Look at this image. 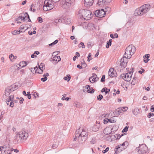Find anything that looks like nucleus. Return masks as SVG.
I'll list each match as a JSON object with an SVG mask.
<instances>
[{"label": "nucleus", "instance_id": "f257e3e1", "mask_svg": "<svg viewBox=\"0 0 154 154\" xmlns=\"http://www.w3.org/2000/svg\"><path fill=\"white\" fill-rule=\"evenodd\" d=\"M88 133L86 129L83 127H80L76 131L74 140L81 144L84 143L87 139Z\"/></svg>", "mask_w": 154, "mask_h": 154}, {"label": "nucleus", "instance_id": "f03ea898", "mask_svg": "<svg viewBox=\"0 0 154 154\" xmlns=\"http://www.w3.org/2000/svg\"><path fill=\"white\" fill-rule=\"evenodd\" d=\"M28 137V134L25 130H22L17 132L16 135V140L20 142L25 141Z\"/></svg>", "mask_w": 154, "mask_h": 154}, {"label": "nucleus", "instance_id": "7ed1b4c3", "mask_svg": "<svg viewBox=\"0 0 154 154\" xmlns=\"http://www.w3.org/2000/svg\"><path fill=\"white\" fill-rule=\"evenodd\" d=\"M91 15V13L89 10L81 9L79 11L77 16L80 18L88 20L90 19Z\"/></svg>", "mask_w": 154, "mask_h": 154}, {"label": "nucleus", "instance_id": "20e7f679", "mask_svg": "<svg viewBox=\"0 0 154 154\" xmlns=\"http://www.w3.org/2000/svg\"><path fill=\"white\" fill-rule=\"evenodd\" d=\"M135 51V48L133 45H129L126 49L124 56L128 59L131 58Z\"/></svg>", "mask_w": 154, "mask_h": 154}, {"label": "nucleus", "instance_id": "39448f33", "mask_svg": "<svg viewBox=\"0 0 154 154\" xmlns=\"http://www.w3.org/2000/svg\"><path fill=\"white\" fill-rule=\"evenodd\" d=\"M54 5L49 0H45L44 2V5L43 9L44 11H46L53 9Z\"/></svg>", "mask_w": 154, "mask_h": 154}, {"label": "nucleus", "instance_id": "423d86ee", "mask_svg": "<svg viewBox=\"0 0 154 154\" xmlns=\"http://www.w3.org/2000/svg\"><path fill=\"white\" fill-rule=\"evenodd\" d=\"M132 74L133 72L130 71L128 73L122 74L121 75V76L124 80L129 82L131 79Z\"/></svg>", "mask_w": 154, "mask_h": 154}, {"label": "nucleus", "instance_id": "0eeeda50", "mask_svg": "<svg viewBox=\"0 0 154 154\" xmlns=\"http://www.w3.org/2000/svg\"><path fill=\"white\" fill-rule=\"evenodd\" d=\"M45 69V64L43 63H41L38 67H36L34 69L35 70V73L38 74H42L43 72V70Z\"/></svg>", "mask_w": 154, "mask_h": 154}, {"label": "nucleus", "instance_id": "6e6552de", "mask_svg": "<svg viewBox=\"0 0 154 154\" xmlns=\"http://www.w3.org/2000/svg\"><path fill=\"white\" fill-rule=\"evenodd\" d=\"M137 150L139 154L145 153L147 151V147L144 145H142L137 148Z\"/></svg>", "mask_w": 154, "mask_h": 154}, {"label": "nucleus", "instance_id": "1a4fd4ad", "mask_svg": "<svg viewBox=\"0 0 154 154\" xmlns=\"http://www.w3.org/2000/svg\"><path fill=\"white\" fill-rule=\"evenodd\" d=\"M150 8V5L149 4L144 5L140 7L143 14L146 13L149 11Z\"/></svg>", "mask_w": 154, "mask_h": 154}, {"label": "nucleus", "instance_id": "9d476101", "mask_svg": "<svg viewBox=\"0 0 154 154\" xmlns=\"http://www.w3.org/2000/svg\"><path fill=\"white\" fill-rule=\"evenodd\" d=\"M14 97V96L13 95H11L7 99L6 101L7 105L12 107H13L14 106V103L13 102Z\"/></svg>", "mask_w": 154, "mask_h": 154}, {"label": "nucleus", "instance_id": "9b49d317", "mask_svg": "<svg viewBox=\"0 0 154 154\" xmlns=\"http://www.w3.org/2000/svg\"><path fill=\"white\" fill-rule=\"evenodd\" d=\"M2 150L1 154H11L10 152V148L8 147L0 146V151Z\"/></svg>", "mask_w": 154, "mask_h": 154}, {"label": "nucleus", "instance_id": "f8f14e48", "mask_svg": "<svg viewBox=\"0 0 154 154\" xmlns=\"http://www.w3.org/2000/svg\"><path fill=\"white\" fill-rule=\"evenodd\" d=\"M95 14L98 17L102 18L105 16V12L103 9L98 10L95 11Z\"/></svg>", "mask_w": 154, "mask_h": 154}, {"label": "nucleus", "instance_id": "ddd939ff", "mask_svg": "<svg viewBox=\"0 0 154 154\" xmlns=\"http://www.w3.org/2000/svg\"><path fill=\"white\" fill-rule=\"evenodd\" d=\"M128 58L126 57H124L122 58L120 60V65L122 67H125L127 64L128 62Z\"/></svg>", "mask_w": 154, "mask_h": 154}, {"label": "nucleus", "instance_id": "4468645a", "mask_svg": "<svg viewBox=\"0 0 154 154\" xmlns=\"http://www.w3.org/2000/svg\"><path fill=\"white\" fill-rule=\"evenodd\" d=\"M109 75L111 77H113L117 75V73L115 70L113 68H110L108 72Z\"/></svg>", "mask_w": 154, "mask_h": 154}, {"label": "nucleus", "instance_id": "2eb2a0df", "mask_svg": "<svg viewBox=\"0 0 154 154\" xmlns=\"http://www.w3.org/2000/svg\"><path fill=\"white\" fill-rule=\"evenodd\" d=\"M26 16L25 17H19L17 19V23H20L22 22L23 21H25V19H27V18L30 20L29 18V16L27 14H26Z\"/></svg>", "mask_w": 154, "mask_h": 154}, {"label": "nucleus", "instance_id": "dca6fc26", "mask_svg": "<svg viewBox=\"0 0 154 154\" xmlns=\"http://www.w3.org/2000/svg\"><path fill=\"white\" fill-rule=\"evenodd\" d=\"M94 0H84V5L86 7L91 6L93 3Z\"/></svg>", "mask_w": 154, "mask_h": 154}, {"label": "nucleus", "instance_id": "f3484780", "mask_svg": "<svg viewBox=\"0 0 154 154\" xmlns=\"http://www.w3.org/2000/svg\"><path fill=\"white\" fill-rule=\"evenodd\" d=\"M98 78L97 77V75L96 74H94L89 78V80L91 83H94L97 80Z\"/></svg>", "mask_w": 154, "mask_h": 154}, {"label": "nucleus", "instance_id": "a211bd4d", "mask_svg": "<svg viewBox=\"0 0 154 154\" xmlns=\"http://www.w3.org/2000/svg\"><path fill=\"white\" fill-rule=\"evenodd\" d=\"M134 14L136 16H140L143 14H142V11L140 9V7L137 8L135 10Z\"/></svg>", "mask_w": 154, "mask_h": 154}, {"label": "nucleus", "instance_id": "6ab92c4d", "mask_svg": "<svg viewBox=\"0 0 154 154\" xmlns=\"http://www.w3.org/2000/svg\"><path fill=\"white\" fill-rule=\"evenodd\" d=\"M26 65L27 64L25 61H22L20 62L19 64H18L17 66L18 67V68L20 69V68L26 66Z\"/></svg>", "mask_w": 154, "mask_h": 154}, {"label": "nucleus", "instance_id": "aec40b11", "mask_svg": "<svg viewBox=\"0 0 154 154\" xmlns=\"http://www.w3.org/2000/svg\"><path fill=\"white\" fill-rule=\"evenodd\" d=\"M112 128L109 127H106L103 131L104 133L106 135L110 134L111 132Z\"/></svg>", "mask_w": 154, "mask_h": 154}, {"label": "nucleus", "instance_id": "412c9836", "mask_svg": "<svg viewBox=\"0 0 154 154\" xmlns=\"http://www.w3.org/2000/svg\"><path fill=\"white\" fill-rule=\"evenodd\" d=\"M13 88L11 87L7 88L5 91V95L6 96H8L9 95V94L12 91H14V89H13Z\"/></svg>", "mask_w": 154, "mask_h": 154}, {"label": "nucleus", "instance_id": "4be33fe9", "mask_svg": "<svg viewBox=\"0 0 154 154\" xmlns=\"http://www.w3.org/2000/svg\"><path fill=\"white\" fill-rule=\"evenodd\" d=\"M100 126L99 123H96L92 128V130L94 132H96L99 130Z\"/></svg>", "mask_w": 154, "mask_h": 154}, {"label": "nucleus", "instance_id": "5701e85b", "mask_svg": "<svg viewBox=\"0 0 154 154\" xmlns=\"http://www.w3.org/2000/svg\"><path fill=\"white\" fill-rule=\"evenodd\" d=\"M53 60L54 63H57L60 61L61 60L60 57L57 55L54 56L52 58Z\"/></svg>", "mask_w": 154, "mask_h": 154}, {"label": "nucleus", "instance_id": "b1692460", "mask_svg": "<svg viewBox=\"0 0 154 154\" xmlns=\"http://www.w3.org/2000/svg\"><path fill=\"white\" fill-rule=\"evenodd\" d=\"M86 87L87 89V91L88 93H91L94 92V90L92 88H90L89 85H86Z\"/></svg>", "mask_w": 154, "mask_h": 154}, {"label": "nucleus", "instance_id": "393cba45", "mask_svg": "<svg viewBox=\"0 0 154 154\" xmlns=\"http://www.w3.org/2000/svg\"><path fill=\"white\" fill-rule=\"evenodd\" d=\"M140 112V109L138 108H135L133 111V112L134 115H137Z\"/></svg>", "mask_w": 154, "mask_h": 154}, {"label": "nucleus", "instance_id": "a878e982", "mask_svg": "<svg viewBox=\"0 0 154 154\" xmlns=\"http://www.w3.org/2000/svg\"><path fill=\"white\" fill-rule=\"evenodd\" d=\"M116 149L118 151V152H121L125 149L123 146L121 144L119 145L118 147Z\"/></svg>", "mask_w": 154, "mask_h": 154}, {"label": "nucleus", "instance_id": "bb28decb", "mask_svg": "<svg viewBox=\"0 0 154 154\" xmlns=\"http://www.w3.org/2000/svg\"><path fill=\"white\" fill-rule=\"evenodd\" d=\"M149 54H146L145 56V57H143V61L145 63H146L149 60V59H148V58H149Z\"/></svg>", "mask_w": 154, "mask_h": 154}, {"label": "nucleus", "instance_id": "cd10ccee", "mask_svg": "<svg viewBox=\"0 0 154 154\" xmlns=\"http://www.w3.org/2000/svg\"><path fill=\"white\" fill-rule=\"evenodd\" d=\"M110 91V89L107 88H104L102 89L101 90L102 92H105V94H106L107 93H108Z\"/></svg>", "mask_w": 154, "mask_h": 154}, {"label": "nucleus", "instance_id": "c85d7f7f", "mask_svg": "<svg viewBox=\"0 0 154 154\" xmlns=\"http://www.w3.org/2000/svg\"><path fill=\"white\" fill-rule=\"evenodd\" d=\"M137 82V79L136 78H134L131 82L132 85H134Z\"/></svg>", "mask_w": 154, "mask_h": 154}, {"label": "nucleus", "instance_id": "c756f323", "mask_svg": "<svg viewBox=\"0 0 154 154\" xmlns=\"http://www.w3.org/2000/svg\"><path fill=\"white\" fill-rule=\"evenodd\" d=\"M106 3V0H98L97 4L100 5Z\"/></svg>", "mask_w": 154, "mask_h": 154}, {"label": "nucleus", "instance_id": "7c9ffc66", "mask_svg": "<svg viewBox=\"0 0 154 154\" xmlns=\"http://www.w3.org/2000/svg\"><path fill=\"white\" fill-rule=\"evenodd\" d=\"M112 42V39H109L108 41L107 42L106 45V48H109V47L111 45Z\"/></svg>", "mask_w": 154, "mask_h": 154}, {"label": "nucleus", "instance_id": "2f4dec72", "mask_svg": "<svg viewBox=\"0 0 154 154\" xmlns=\"http://www.w3.org/2000/svg\"><path fill=\"white\" fill-rule=\"evenodd\" d=\"M9 58L11 61H13L14 59H16L17 57L16 56H14L13 55L11 54L9 56Z\"/></svg>", "mask_w": 154, "mask_h": 154}, {"label": "nucleus", "instance_id": "473e14b6", "mask_svg": "<svg viewBox=\"0 0 154 154\" xmlns=\"http://www.w3.org/2000/svg\"><path fill=\"white\" fill-rule=\"evenodd\" d=\"M123 146L124 148L126 149L128 145V143L127 141H125L123 143L121 144Z\"/></svg>", "mask_w": 154, "mask_h": 154}, {"label": "nucleus", "instance_id": "72a5a7b5", "mask_svg": "<svg viewBox=\"0 0 154 154\" xmlns=\"http://www.w3.org/2000/svg\"><path fill=\"white\" fill-rule=\"evenodd\" d=\"M20 32H21L20 31V30H15L13 31L12 32V33L13 35H16L17 34H20Z\"/></svg>", "mask_w": 154, "mask_h": 154}, {"label": "nucleus", "instance_id": "f704fd0d", "mask_svg": "<svg viewBox=\"0 0 154 154\" xmlns=\"http://www.w3.org/2000/svg\"><path fill=\"white\" fill-rule=\"evenodd\" d=\"M116 122V119H114V118L113 117L111 119H109V122L112 123H115Z\"/></svg>", "mask_w": 154, "mask_h": 154}, {"label": "nucleus", "instance_id": "c9c22d12", "mask_svg": "<svg viewBox=\"0 0 154 154\" xmlns=\"http://www.w3.org/2000/svg\"><path fill=\"white\" fill-rule=\"evenodd\" d=\"M71 77L69 75H67V76L64 78V79L65 80H66L67 81H69Z\"/></svg>", "mask_w": 154, "mask_h": 154}, {"label": "nucleus", "instance_id": "e433bc0d", "mask_svg": "<svg viewBox=\"0 0 154 154\" xmlns=\"http://www.w3.org/2000/svg\"><path fill=\"white\" fill-rule=\"evenodd\" d=\"M87 58H88V62L90 61L92 59V58L91 57V53L89 54Z\"/></svg>", "mask_w": 154, "mask_h": 154}, {"label": "nucleus", "instance_id": "4c0bfd02", "mask_svg": "<svg viewBox=\"0 0 154 154\" xmlns=\"http://www.w3.org/2000/svg\"><path fill=\"white\" fill-rule=\"evenodd\" d=\"M121 110L123 112L126 111L128 109V107H122L121 108Z\"/></svg>", "mask_w": 154, "mask_h": 154}, {"label": "nucleus", "instance_id": "58836bf2", "mask_svg": "<svg viewBox=\"0 0 154 154\" xmlns=\"http://www.w3.org/2000/svg\"><path fill=\"white\" fill-rule=\"evenodd\" d=\"M66 5H67V3L71 4L74 0H65Z\"/></svg>", "mask_w": 154, "mask_h": 154}, {"label": "nucleus", "instance_id": "ea45409f", "mask_svg": "<svg viewBox=\"0 0 154 154\" xmlns=\"http://www.w3.org/2000/svg\"><path fill=\"white\" fill-rule=\"evenodd\" d=\"M103 98V96L102 95L100 94L97 97V98L98 100H101Z\"/></svg>", "mask_w": 154, "mask_h": 154}, {"label": "nucleus", "instance_id": "a19ab883", "mask_svg": "<svg viewBox=\"0 0 154 154\" xmlns=\"http://www.w3.org/2000/svg\"><path fill=\"white\" fill-rule=\"evenodd\" d=\"M128 126H126L123 129V130L122 131V132H126L128 130Z\"/></svg>", "mask_w": 154, "mask_h": 154}, {"label": "nucleus", "instance_id": "79ce46f5", "mask_svg": "<svg viewBox=\"0 0 154 154\" xmlns=\"http://www.w3.org/2000/svg\"><path fill=\"white\" fill-rule=\"evenodd\" d=\"M109 122V119L108 118H105L104 120L103 123L104 124H106Z\"/></svg>", "mask_w": 154, "mask_h": 154}, {"label": "nucleus", "instance_id": "37998d69", "mask_svg": "<svg viewBox=\"0 0 154 154\" xmlns=\"http://www.w3.org/2000/svg\"><path fill=\"white\" fill-rule=\"evenodd\" d=\"M92 44V43L91 42H88L87 43L88 47V48L90 47L91 46Z\"/></svg>", "mask_w": 154, "mask_h": 154}, {"label": "nucleus", "instance_id": "c03bdc74", "mask_svg": "<svg viewBox=\"0 0 154 154\" xmlns=\"http://www.w3.org/2000/svg\"><path fill=\"white\" fill-rule=\"evenodd\" d=\"M58 40H56L55 41H54L52 43H51L50 44H49V46H50L51 45H55V44H56L58 42Z\"/></svg>", "mask_w": 154, "mask_h": 154}, {"label": "nucleus", "instance_id": "a18cd8bd", "mask_svg": "<svg viewBox=\"0 0 154 154\" xmlns=\"http://www.w3.org/2000/svg\"><path fill=\"white\" fill-rule=\"evenodd\" d=\"M30 95H31V94H30V92H27V94L26 95L28 97V98L29 99H30L31 98Z\"/></svg>", "mask_w": 154, "mask_h": 154}, {"label": "nucleus", "instance_id": "49530a36", "mask_svg": "<svg viewBox=\"0 0 154 154\" xmlns=\"http://www.w3.org/2000/svg\"><path fill=\"white\" fill-rule=\"evenodd\" d=\"M154 114L153 113H149L148 114V117L149 118H150L151 116H154Z\"/></svg>", "mask_w": 154, "mask_h": 154}, {"label": "nucleus", "instance_id": "de8ad7c7", "mask_svg": "<svg viewBox=\"0 0 154 154\" xmlns=\"http://www.w3.org/2000/svg\"><path fill=\"white\" fill-rule=\"evenodd\" d=\"M105 75H103L102 76V77L101 80V82H103L105 81Z\"/></svg>", "mask_w": 154, "mask_h": 154}, {"label": "nucleus", "instance_id": "09e8293b", "mask_svg": "<svg viewBox=\"0 0 154 154\" xmlns=\"http://www.w3.org/2000/svg\"><path fill=\"white\" fill-rule=\"evenodd\" d=\"M24 29V26L22 25L20 27V30L21 32H22L23 31L22 30Z\"/></svg>", "mask_w": 154, "mask_h": 154}, {"label": "nucleus", "instance_id": "8fccbe9b", "mask_svg": "<svg viewBox=\"0 0 154 154\" xmlns=\"http://www.w3.org/2000/svg\"><path fill=\"white\" fill-rule=\"evenodd\" d=\"M38 20L39 22L41 23L42 22V19L41 17H38Z\"/></svg>", "mask_w": 154, "mask_h": 154}, {"label": "nucleus", "instance_id": "3c124183", "mask_svg": "<svg viewBox=\"0 0 154 154\" xmlns=\"http://www.w3.org/2000/svg\"><path fill=\"white\" fill-rule=\"evenodd\" d=\"M55 21L56 23L60 22L61 21V20L60 19H56L55 20Z\"/></svg>", "mask_w": 154, "mask_h": 154}, {"label": "nucleus", "instance_id": "603ef678", "mask_svg": "<svg viewBox=\"0 0 154 154\" xmlns=\"http://www.w3.org/2000/svg\"><path fill=\"white\" fill-rule=\"evenodd\" d=\"M109 147L106 148L105 150H103V151L102 152L104 153L108 151L109 150Z\"/></svg>", "mask_w": 154, "mask_h": 154}, {"label": "nucleus", "instance_id": "864d4df0", "mask_svg": "<svg viewBox=\"0 0 154 154\" xmlns=\"http://www.w3.org/2000/svg\"><path fill=\"white\" fill-rule=\"evenodd\" d=\"M114 91L115 92H116L117 94H119L120 93V91L119 89H118L117 91L116 89H114Z\"/></svg>", "mask_w": 154, "mask_h": 154}, {"label": "nucleus", "instance_id": "5fc2aeb1", "mask_svg": "<svg viewBox=\"0 0 154 154\" xmlns=\"http://www.w3.org/2000/svg\"><path fill=\"white\" fill-rule=\"evenodd\" d=\"M150 110L152 112H154V105H152L150 108Z\"/></svg>", "mask_w": 154, "mask_h": 154}, {"label": "nucleus", "instance_id": "6e6d98bb", "mask_svg": "<svg viewBox=\"0 0 154 154\" xmlns=\"http://www.w3.org/2000/svg\"><path fill=\"white\" fill-rule=\"evenodd\" d=\"M47 77H45V78H41V80L43 82H45L47 80Z\"/></svg>", "mask_w": 154, "mask_h": 154}, {"label": "nucleus", "instance_id": "4d7b16f0", "mask_svg": "<svg viewBox=\"0 0 154 154\" xmlns=\"http://www.w3.org/2000/svg\"><path fill=\"white\" fill-rule=\"evenodd\" d=\"M80 45L82 46V48H85V47L84 45V44L83 42H81L80 43Z\"/></svg>", "mask_w": 154, "mask_h": 154}, {"label": "nucleus", "instance_id": "13d9d810", "mask_svg": "<svg viewBox=\"0 0 154 154\" xmlns=\"http://www.w3.org/2000/svg\"><path fill=\"white\" fill-rule=\"evenodd\" d=\"M37 57V56L36 55H35V54H33L31 56V57L32 58H34L35 57Z\"/></svg>", "mask_w": 154, "mask_h": 154}, {"label": "nucleus", "instance_id": "bf43d9fd", "mask_svg": "<svg viewBox=\"0 0 154 154\" xmlns=\"http://www.w3.org/2000/svg\"><path fill=\"white\" fill-rule=\"evenodd\" d=\"M114 35V38H117L118 37V35L117 33H115Z\"/></svg>", "mask_w": 154, "mask_h": 154}, {"label": "nucleus", "instance_id": "052dcab7", "mask_svg": "<svg viewBox=\"0 0 154 154\" xmlns=\"http://www.w3.org/2000/svg\"><path fill=\"white\" fill-rule=\"evenodd\" d=\"M39 54V52L38 51H35L34 52V54H36L37 55H38Z\"/></svg>", "mask_w": 154, "mask_h": 154}, {"label": "nucleus", "instance_id": "680f3d73", "mask_svg": "<svg viewBox=\"0 0 154 154\" xmlns=\"http://www.w3.org/2000/svg\"><path fill=\"white\" fill-rule=\"evenodd\" d=\"M26 1H24L23 2H22V5H24L25 4H26Z\"/></svg>", "mask_w": 154, "mask_h": 154}, {"label": "nucleus", "instance_id": "e2e57ef3", "mask_svg": "<svg viewBox=\"0 0 154 154\" xmlns=\"http://www.w3.org/2000/svg\"><path fill=\"white\" fill-rule=\"evenodd\" d=\"M112 1V0H106V3H110Z\"/></svg>", "mask_w": 154, "mask_h": 154}, {"label": "nucleus", "instance_id": "0e129e2a", "mask_svg": "<svg viewBox=\"0 0 154 154\" xmlns=\"http://www.w3.org/2000/svg\"><path fill=\"white\" fill-rule=\"evenodd\" d=\"M123 3L125 4H127L128 3V0H123Z\"/></svg>", "mask_w": 154, "mask_h": 154}, {"label": "nucleus", "instance_id": "69168bd1", "mask_svg": "<svg viewBox=\"0 0 154 154\" xmlns=\"http://www.w3.org/2000/svg\"><path fill=\"white\" fill-rule=\"evenodd\" d=\"M110 36L112 38H114V35L112 34H111L110 35Z\"/></svg>", "mask_w": 154, "mask_h": 154}, {"label": "nucleus", "instance_id": "338daca9", "mask_svg": "<svg viewBox=\"0 0 154 154\" xmlns=\"http://www.w3.org/2000/svg\"><path fill=\"white\" fill-rule=\"evenodd\" d=\"M23 94L24 95L26 96L27 94H26V92L25 91H23Z\"/></svg>", "mask_w": 154, "mask_h": 154}, {"label": "nucleus", "instance_id": "774afa93", "mask_svg": "<svg viewBox=\"0 0 154 154\" xmlns=\"http://www.w3.org/2000/svg\"><path fill=\"white\" fill-rule=\"evenodd\" d=\"M76 56H78V57H79L80 56V54L78 52H76Z\"/></svg>", "mask_w": 154, "mask_h": 154}]
</instances>
